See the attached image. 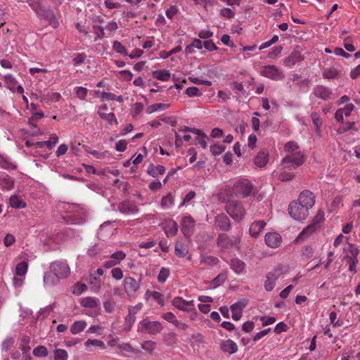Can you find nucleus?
<instances>
[{
    "instance_id": "1",
    "label": "nucleus",
    "mask_w": 360,
    "mask_h": 360,
    "mask_svg": "<svg viewBox=\"0 0 360 360\" xmlns=\"http://www.w3.org/2000/svg\"><path fill=\"white\" fill-rule=\"evenodd\" d=\"M225 210L234 221L238 222L243 220L245 215L244 207L237 200L229 201L225 206Z\"/></svg>"
},
{
    "instance_id": "2",
    "label": "nucleus",
    "mask_w": 360,
    "mask_h": 360,
    "mask_svg": "<svg viewBox=\"0 0 360 360\" xmlns=\"http://www.w3.org/2000/svg\"><path fill=\"white\" fill-rule=\"evenodd\" d=\"M305 160L306 158L304 154L297 151L285 155L281 161V165L284 168L292 169L302 165Z\"/></svg>"
},
{
    "instance_id": "3",
    "label": "nucleus",
    "mask_w": 360,
    "mask_h": 360,
    "mask_svg": "<svg viewBox=\"0 0 360 360\" xmlns=\"http://www.w3.org/2000/svg\"><path fill=\"white\" fill-rule=\"evenodd\" d=\"M309 210L298 200L291 202L288 208L289 214L297 221L305 219L309 214Z\"/></svg>"
},
{
    "instance_id": "4",
    "label": "nucleus",
    "mask_w": 360,
    "mask_h": 360,
    "mask_svg": "<svg viewBox=\"0 0 360 360\" xmlns=\"http://www.w3.org/2000/svg\"><path fill=\"white\" fill-rule=\"evenodd\" d=\"M216 242L218 248L224 250H229L233 247L238 248L240 238L239 236H229L226 233H221L217 236Z\"/></svg>"
},
{
    "instance_id": "5",
    "label": "nucleus",
    "mask_w": 360,
    "mask_h": 360,
    "mask_svg": "<svg viewBox=\"0 0 360 360\" xmlns=\"http://www.w3.org/2000/svg\"><path fill=\"white\" fill-rule=\"evenodd\" d=\"M236 195L239 198H246L252 191L253 186L248 179L237 181L233 187Z\"/></svg>"
},
{
    "instance_id": "6",
    "label": "nucleus",
    "mask_w": 360,
    "mask_h": 360,
    "mask_svg": "<svg viewBox=\"0 0 360 360\" xmlns=\"http://www.w3.org/2000/svg\"><path fill=\"white\" fill-rule=\"evenodd\" d=\"M50 271L59 279L67 278L70 273L68 264L60 261L52 262L50 265Z\"/></svg>"
},
{
    "instance_id": "7",
    "label": "nucleus",
    "mask_w": 360,
    "mask_h": 360,
    "mask_svg": "<svg viewBox=\"0 0 360 360\" xmlns=\"http://www.w3.org/2000/svg\"><path fill=\"white\" fill-rule=\"evenodd\" d=\"M32 8L39 16L44 18L53 27H56L58 26V22L51 10L46 9L41 6L40 4H38L37 6H34Z\"/></svg>"
},
{
    "instance_id": "8",
    "label": "nucleus",
    "mask_w": 360,
    "mask_h": 360,
    "mask_svg": "<svg viewBox=\"0 0 360 360\" xmlns=\"http://www.w3.org/2000/svg\"><path fill=\"white\" fill-rule=\"evenodd\" d=\"M141 281V278L136 281L132 277H125L123 282L124 290L129 297L135 295L136 292L140 288Z\"/></svg>"
},
{
    "instance_id": "9",
    "label": "nucleus",
    "mask_w": 360,
    "mask_h": 360,
    "mask_svg": "<svg viewBox=\"0 0 360 360\" xmlns=\"http://www.w3.org/2000/svg\"><path fill=\"white\" fill-rule=\"evenodd\" d=\"M262 76L269 78L273 80L282 79L284 77L282 72L272 65H265L261 72Z\"/></svg>"
},
{
    "instance_id": "10",
    "label": "nucleus",
    "mask_w": 360,
    "mask_h": 360,
    "mask_svg": "<svg viewBox=\"0 0 360 360\" xmlns=\"http://www.w3.org/2000/svg\"><path fill=\"white\" fill-rule=\"evenodd\" d=\"M214 226L217 229L222 231H229L231 229V221L224 213L219 214L215 217Z\"/></svg>"
},
{
    "instance_id": "11",
    "label": "nucleus",
    "mask_w": 360,
    "mask_h": 360,
    "mask_svg": "<svg viewBox=\"0 0 360 360\" xmlns=\"http://www.w3.org/2000/svg\"><path fill=\"white\" fill-rule=\"evenodd\" d=\"M139 328L146 329L150 335H156L162 330V324L159 321H141ZM140 330V328H139Z\"/></svg>"
},
{
    "instance_id": "12",
    "label": "nucleus",
    "mask_w": 360,
    "mask_h": 360,
    "mask_svg": "<svg viewBox=\"0 0 360 360\" xmlns=\"http://www.w3.org/2000/svg\"><path fill=\"white\" fill-rule=\"evenodd\" d=\"M118 210L124 214L137 213L139 210L138 206L133 201L124 200L118 204Z\"/></svg>"
},
{
    "instance_id": "13",
    "label": "nucleus",
    "mask_w": 360,
    "mask_h": 360,
    "mask_svg": "<svg viewBox=\"0 0 360 360\" xmlns=\"http://www.w3.org/2000/svg\"><path fill=\"white\" fill-rule=\"evenodd\" d=\"M297 200L306 207L311 209L315 204V195L311 191L304 190L300 194Z\"/></svg>"
},
{
    "instance_id": "14",
    "label": "nucleus",
    "mask_w": 360,
    "mask_h": 360,
    "mask_svg": "<svg viewBox=\"0 0 360 360\" xmlns=\"http://www.w3.org/2000/svg\"><path fill=\"white\" fill-rule=\"evenodd\" d=\"M264 240L268 247L276 248L281 245L282 238L280 234L276 232H270L266 234Z\"/></svg>"
},
{
    "instance_id": "15",
    "label": "nucleus",
    "mask_w": 360,
    "mask_h": 360,
    "mask_svg": "<svg viewBox=\"0 0 360 360\" xmlns=\"http://www.w3.org/2000/svg\"><path fill=\"white\" fill-rule=\"evenodd\" d=\"M195 221L191 216H185L181 221V231L184 236L189 237L193 233Z\"/></svg>"
},
{
    "instance_id": "16",
    "label": "nucleus",
    "mask_w": 360,
    "mask_h": 360,
    "mask_svg": "<svg viewBox=\"0 0 360 360\" xmlns=\"http://www.w3.org/2000/svg\"><path fill=\"white\" fill-rule=\"evenodd\" d=\"M247 303L245 301H240L233 304L230 309L232 311V319L234 321H238L242 316L243 309L245 307Z\"/></svg>"
},
{
    "instance_id": "17",
    "label": "nucleus",
    "mask_w": 360,
    "mask_h": 360,
    "mask_svg": "<svg viewBox=\"0 0 360 360\" xmlns=\"http://www.w3.org/2000/svg\"><path fill=\"white\" fill-rule=\"evenodd\" d=\"M172 304L175 307H176L177 309H179L180 310H182L184 311H191L192 309H188L186 307H187V306L193 307L194 301L193 300L186 301L181 297H176L172 300Z\"/></svg>"
},
{
    "instance_id": "18",
    "label": "nucleus",
    "mask_w": 360,
    "mask_h": 360,
    "mask_svg": "<svg viewBox=\"0 0 360 360\" xmlns=\"http://www.w3.org/2000/svg\"><path fill=\"white\" fill-rule=\"evenodd\" d=\"M220 349L224 353L233 354L238 351V345L232 340H223L220 344Z\"/></svg>"
},
{
    "instance_id": "19",
    "label": "nucleus",
    "mask_w": 360,
    "mask_h": 360,
    "mask_svg": "<svg viewBox=\"0 0 360 360\" xmlns=\"http://www.w3.org/2000/svg\"><path fill=\"white\" fill-rule=\"evenodd\" d=\"M266 224L264 220L255 221L252 222L249 229V233L251 236L253 238L258 237Z\"/></svg>"
},
{
    "instance_id": "20",
    "label": "nucleus",
    "mask_w": 360,
    "mask_h": 360,
    "mask_svg": "<svg viewBox=\"0 0 360 360\" xmlns=\"http://www.w3.org/2000/svg\"><path fill=\"white\" fill-rule=\"evenodd\" d=\"M314 94L321 99L328 100L330 98L331 91L329 88L323 85H317L314 87Z\"/></svg>"
},
{
    "instance_id": "21",
    "label": "nucleus",
    "mask_w": 360,
    "mask_h": 360,
    "mask_svg": "<svg viewBox=\"0 0 360 360\" xmlns=\"http://www.w3.org/2000/svg\"><path fill=\"white\" fill-rule=\"evenodd\" d=\"M108 110L107 105H103L99 107L98 113L100 116V117L103 120H105L108 121L109 123L112 124V122H115V124H117V120L116 119V117L113 112H105V110Z\"/></svg>"
},
{
    "instance_id": "22",
    "label": "nucleus",
    "mask_w": 360,
    "mask_h": 360,
    "mask_svg": "<svg viewBox=\"0 0 360 360\" xmlns=\"http://www.w3.org/2000/svg\"><path fill=\"white\" fill-rule=\"evenodd\" d=\"M304 60V57L298 50H294L290 55L285 58V64L286 66H292L298 62Z\"/></svg>"
},
{
    "instance_id": "23",
    "label": "nucleus",
    "mask_w": 360,
    "mask_h": 360,
    "mask_svg": "<svg viewBox=\"0 0 360 360\" xmlns=\"http://www.w3.org/2000/svg\"><path fill=\"white\" fill-rule=\"evenodd\" d=\"M230 268L237 274L243 273L245 269V263L238 258H233L230 260Z\"/></svg>"
},
{
    "instance_id": "24",
    "label": "nucleus",
    "mask_w": 360,
    "mask_h": 360,
    "mask_svg": "<svg viewBox=\"0 0 360 360\" xmlns=\"http://www.w3.org/2000/svg\"><path fill=\"white\" fill-rule=\"evenodd\" d=\"M269 160V153L262 150L258 153L257 155L254 158L255 164L260 167H264Z\"/></svg>"
},
{
    "instance_id": "25",
    "label": "nucleus",
    "mask_w": 360,
    "mask_h": 360,
    "mask_svg": "<svg viewBox=\"0 0 360 360\" xmlns=\"http://www.w3.org/2000/svg\"><path fill=\"white\" fill-rule=\"evenodd\" d=\"M137 313V310H136V307H129V314L125 318V324H126V330H130L132 325L135 322L136 320V314Z\"/></svg>"
},
{
    "instance_id": "26",
    "label": "nucleus",
    "mask_w": 360,
    "mask_h": 360,
    "mask_svg": "<svg viewBox=\"0 0 360 360\" xmlns=\"http://www.w3.org/2000/svg\"><path fill=\"white\" fill-rule=\"evenodd\" d=\"M165 171V167L160 165H154L153 164H150L147 172L148 174L153 177H157L158 175H162L164 174Z\"/></svg>"
},
{
    "instance_id": "27",
    "label": "nucleus",
    "mask_w": 360,
    "mask_h": 360,
    "mask_svg": "<svg viewBox=\"0 0 360 360\" xmlns=\"http://www.w3.org/2000/svg\"><path fill=\"white\" fill-rule=\"evenodd\" d=\"M80 303L82 307L91 309L96 308L100 305L99 300L92 297H87L82 299Z\"/></svg>"
},
{
    "instance_id": "28",
    "label": "nucleus",
    "mask_w": 360,
    "mask_h": 360,
    "mask_svg": "<svg viewBox=\"0 0 360 360\" xmlns=\"http://www.w3.org/2000/svg\"><path fill=\"white\" fill-rule=\"evenodd\" d=\"M283 274V265L279 264L276 265L272 271L267 274V278L276 281V280Z\"/></svg>"
},
{
    "instance_id": "29",
    "label": "nucleus",
    "mask_w": 360,
    "mask_h": 360,
    "mask_svg": "<svg viewBox=\"0 0 360 360\" xmlns=\"http://www.w3.org/2000/svg\"><path fill=\"white\" fill-rule=\"evenodd\" d=\"M345 251H348L350 255L345 256L344 259H357L359 254V248L353 243H347V248L344 249Z\"/></svg>"
},
{
    "instance_id": "30",
    "label": "nucleus",
    "mask_w": 360,
    "mask_h": 360,
    "mask_svg": "<svg viewBox=\"0 0 360 360\" xmlns=\"http://www.w3.org/2000/svg\"><path fill=\"white\" fill-rule=\"evenodd\" d=\"M86 326V323L84 321H77L73 323L70 327V332L73 335H76L83 331Z\"/></svg>"
},
{
    "instance_id": "31",
    "label": "nucleus",
    "mask_w": 360,
    "mask_h": 360,
    "mask_svg": "<svg viewBox=\"0 0 360 360\" xmlns=\"http://www.w3.org/2000/svg\"><path fill=\"white\" fill-rule=\"evenodd\" d=\"M9 203L11 207L15 209H21L26 207V203L15 195L10 197Z\"/></svg>"
},
{
    "instance_id": "32",
    "label": "nucleus",
    "mask_w": 360,
    "mask_h": 360,
    "mask_svg": "<svg viewBox=\"0 0 360 360\" xmlns=\"http://www.w3.org/2000/svg\"><path fill=\"white\" fill-rule=\"evenodd\" d=\"M311 117L313 122L314 125L315 126V131L318 136H321V130L320 128L322 125V119L320 115L317 112H312L311 114Z\"/></svg>"
},
{
    "instance_id": "33",
    "label": "nucleus",
    "mask_w": 360,
    "mask_h": 360,
    "mask_svg": "<svg viewBox=\"0 0 360 360\" xmlns=\"http://www.w3.org/2000/svg\"><path fill=\"white\" fill-rule=\"evenodd\" d=\"M153 77L157 79L166 82L169 79L170 73L167 70H155L153 72Z\"/></svg>"
},
{
    "instance_id": "34",
    "label": "nucleus",
    "mask_w": 360,
    "mask_h": 360,
    "mask_svg": "<svg viewBox=\"0 0 360 360\" xmlns=\"http://www.w3.org/2000/svg\"><path fill=\"white\" fill-rule=\"evenodd\" d=\"M174 250L175 255L179 257H184L188 252L186 245L180 241H176Z\"/></svg>"
},
{
    "instance_id": "35",
    "label": "nucleus",
    "mask_w": 360,
    "mask_h": 360,
    "mask_svg": "<svg viewBox=\"0 0 360 360\" xmlns=\"http://www.w3.org/2000/svg\"><path fill=\"white\" fill-rule=\"evenodd\" d=\"M227 278V276L226 274H219L217 276H216L214 279L210 281L211 287L210 288L214 289L217 287L222 285Z\"/></svg>"
},
{
    "instance_id": "36",
    "label": "nucleus",
    "mask_w": 360,
    "mask_h": 360,
    "mask_svg": "<svg viewBox=\"0 0 360 360\" xmlns=\"http://www.w3.org/2000/svg\"><path fill=\"white\" fill-rule=\"evenodd\" d=\"M317 227H316L314 224H310L307 227H305L302 232L299 234V239H304L308 238L311 234L316 231Z\"/></svg>"
},
{
    "instance_id": "37",
    "label": "nucleus",
    "mask_w": 360,
    "mask_h": 360,
    "mask_svg": "<svg viewBox=\"0 0 360 360\" xmlns=\"http://www.w3.org/2000/svg\"><path fill=\"white\" fill-rule=\"evenodd\" d=\"M169 104L158 103L150 105L146 110L148 114H151L158 110H163L169 108Z\"/></svg>"
},
{
    "instance_id": "38",
    "label": "nucleus",
    "mask_w": 360,
    "mask_h": 360,
    "mask_svg": "<svg viewBox=\"0 0 360 360\" xmlns=\"http://www.w3.org/2000/svg\"><path fill=\"white\" fill-rule=\"evenodd\" d=\"M59 278L51 271L44 274V281L46 285H56L59 282Z\"/></svg>"
},
{
    "instance_id": "39",
    "label": "nucleus",
    "mask_w": 360,
    "mask_h": 360,
    "mask_svg": "<svg viewBox=\"0 0 360 360\" xmlns=\"http://www.w3.org/2000/svg\"><path fill=\"white\" fill-rule=\"evenodd\" d=\"M178 232V225L173 221L168 224L165 229V234L167 237H172L175 236Z\"/></svg>"
},
{
    "instance_id": "40",
    "label": "nucleus",
    "mask_w": 360,
    "mask_h": 360,
    "mask_svg": "<svg viewBox=\"0 0 360 360\" xmlns=\"http://www.w3.org/2000/svg\"><path fill=\"white\" fill-rule=\"evenodd\" d=\"M33 355L37 357H45L49 354L47 348L45 346H37L33 349Z\"/></svg>"
},
{
    "instance_id": "41",
    "label": "nucleus",
    "mask_w": 360,
    "mask_h": 360,
    "mask_svg": "<svg viewBox=\"0 0 360 360\" xmlns=\"http://www.w3.org/2000/svg\"><path fill=\"white\" fill-rule=\"evenodd\" d=\"M169 269L165 267H162L158 276V282L160 283H164L167 279V278L169 276Z\"/></svg>"
},
{
    "instance_id": "42",
    "label": "nucleus",
    "mask_w": 360,
    "mask_h": 360,
    "mask_svg": "<svg viewBox=\"0 0 360 360\" xmlns=\"http://www.w3.org/2000/svg\"><path fill=\"white\" fill-rule=\"evenodd\" d=\"M5 82L7 84V86L12 91L15 90V86L17 84V81L15 77H13L11 75H6L5 77Z\"/></svg>"
},
{
    "instance_id": "43",
    "label": "nucleus",
    "mask_w": 360,
    "mask_h": 360,
    "mask_svg": "<svg viewBox=\"0 0 360 360\" xmlns=\"http://www.w3.org/2000/svg\"><path fill=\"white\" fill-rule=\"evenodd\" d=\"M27 270V264L25 262H22L18 264L15 266V274L19 276H24Z\"/></svg>"
},
{
    "instance_id": "44",
    "label": "nucleus",
    "mask_w": 360,
    "mask_h": 360,
    "mask_svg": "<svg viewBox=\"0 0 360 360\" xmlns=\"http://www.w3.org/2000/svg\"><path fill=\"white\" fill-rule=\"evenodd\" d=\"M68 354L65 349H57L54 351V360H68Z\"/></svg>"
},
{
    "instance_id": "45",
    "label": "nucleus",
    "mask_w": 360,
    "mask_h": 360,
    "mask_svg": "<svg viewBox=\"0 0 360 360\" xmlns=\"http://www.w3.org/2000/svg\"><path fill=\"white\" fill-rule=\"evenodd\" d=\"M174 204V197L171 193L164 196L161 200V205L163 207H169Z\"/></svg>"
},
{
    "instance_id": "46",
    "label": "nucleus",
    "mask_w": 360,
    "mask_h": 360,
    "mask_svg": "<svg viewBox=\"0 0 360 360\" xmlns=\"http://www.w3.org/2000/svg\"><path fill=\"white\" fill-rule=\"evenodd\" d=\"M338 71L335 68H330L329 69H326L323 72V77L325 79H334L338 75Z\"/></svg>"
},
{
    "instance_id": "47",
    "label": "nucleus",
    "mask_w": 360,
    "mask_h": 360,
    "mask_svg": "<svg viewBox=\"0 0 360 360\" xmlns=\"http://www.w3.org/2000/svg\"><path fill=\"white\" fill-rule=\"evenodd\" d=\"M112 49L118 53H120L123 56H127L126 48L118 41H115L113 42Z\"/></svg>"
},
{
    "instance_id": "48",
    "label": "nucleus",
    "mask_w": 360,
    "mask_h": 360,
    "mask_svg": "<svg viewBox=\"0 0 360 360\" xmlns=\"http://www.w3.org/2000/svg\"><path fill=\"white\" fill-rule=\"evenodd\" d=\"M84 345L86 348L89 347L91 345L96 346V347H101L102 349L105 348V345L103 341L99 340H96V339L95 340L88 339L85 342Z\"/></svg>"
},
{
    "instance_id": "49",
    "label": "nucleus",
    "mask_w": 360,
    "mask_h": 360,
    "mask_svg": "<svg viewBox=\"0 0 360 360\" xmlns=\"http://www.w3.org/2000/svg\"><path fill=\"white\" fill-rule=\"evenodd\" d=\"M299 146L295 141H288L285 143L284 146V150L285 152L290 153L297 152L296 150L298 149Z\"/></svg>"
},
{
    "instance_id": "50",
    "label": "nucleus",
    "mask_w": 360,
    "mask_h": 360,
    "mask_svg": "<svg viewBox=\"0 0 360 360\" xmlns=\"http://www.w3.org/2000/svg\"><path fill=\"white\" fill-rule=\"evenodd\" d=\"M101 252L102 248L98 244H96L88 250L87 254L93 257L100 255Z\"/></svg>"
},
{
    "instance_id": "51",
    "label": "nucleus",
    "mask_w": 360,
    "mask_h": 360,
    "mask_svg": "<svg viewBox=\"0 0 360 360\" xmlns=\"http://www.w3.org/2000/svg\"><path fill=\"white\" fill-rule=\"evenodd\" d=\"M87 288V286L84 283H77L73 286L72 289V293L75 295H81L84 290H86Z\"/></svg>"
},
{
    "instance_id": "52",
    "label": "nucleus",
    "mask_w": 360,
    "mask_h": 360,
    "mask_svg": "<svg viewBox=\"0 0 360 360\" xmlns=\"http://www.w3.org/2000/svg\"><path fill=\"white\" fill-rule=\"evenodd\" d=\"M324 219V212L322 210H319L316 216L313 218L311 224H314L316 227L323 221Z\"/></svg>"
},
{
    "instance_id": "53",
    "label": "nucleus",
    "mask_w": 360,
    "mask_h": 360,
    "mask_svg": "<svg viewBox=\"0 0 360 360\" xmlns=\"http://www.w3.org/2000/svg\"><path fill=\"white\" fill-rule=\"evenodd\" d=\"M0 167L4 169H14L15 167L4 156L0 155Z\"/></svg>"
},
{
    "instance_id": "54",
    "label": "nucleus",
    "mask_w": 360,
    "mask_h": 360,
    "mask_svg": "<svg viewBox=\"0 0 360 360\" xmlns=\"http://www.w3.org/2000/svg\"><path fill=\"white\" fill-rule=\"evenodd\" d=\"M125 257V253L122 250H119L112 254L110 258L112 259L117 264L120 261L123 260Z\"/></svg>"
},
{
    "instance_id": "55",
    "label": "nucleus",
    "mask_w": 360,
    "mask_h": 360,
    "mask_svg": "<svg viewBox=\"0 0 360 360\" xmlns=\"http://www.w3.org/2000/svg\"><path fill=\"white\" fill-rule=\"evenodd\" d=\"M88 93L86 88L83 86H77L75 88V94L77 96L81 99L84 100Z\"/></svg>"
},
{
    "instance_id": "56",
    "label": "nucleus",
    "mask_w": 360,
    "mask_h": 360,
    "mask_svg": "<svg viewBox=\"0 0 360 360\" xmlns=\"http://www.w3.org/2000/svg\"><path fill=\"white\" fill-rule=\"evenodd\" d=\"M226 148L223 145L215 144L210 146V151L212 155H218L222 153L225 150Z\"/></svg>"
},
{
    "instance_id": "57",
    "label": "nucleus",
    "mask_w": 360,
    "mask_h": 360,
    "mask_svg": "<svg viewBox=\"0 0 360 360\" xmlns=\"http://www.w3.org/2000/svg\"><path fill=\"white\" fill-rule=\"evenodd\" d=\"M13 338H7L1 344V349L6 352L8 351L14 345Z\"/></svg>"
},
{
    "instance_id": "58",
    "label": "nucleus",
    "mask_w": 360,
    "mask_h": 360,
    "mask_svg": "<svg viewBox=\"0 0 360 360\" xmlns=\"http://www.w3.org/2000/svg\"><path fill=\"white\" fill-rule=\"evenodd\" d=\"M202 262L205 264L214 266L219 262V259L213 256H203Z\"/></svg>"
},
{
    "instance_id": "59",
    "label": "nucleus",
    "mask_w": 360,
    "mask_h": 360,
    "mask_svg": "<svg viewBox=\"0 0 360 360\" xmlns=\"http://www.w3.org/2000/svg\"><path fill=\"white\" fill-rule=\"evenodd\" d=\"M220 15L229 19H231L235 17V13L229 8H221L220 10Z\"/></svg>"
},
{
    "instance_id": "60",
    "label": "nucleus",
    "mask_w": 360,
    "mask_h": 360,
    "mask_svg": "<svg viewBox=\"0 0 360 360\" xmlns=\"http://www.w3.org/2000/svg\"><path fill=\"white\" fill-rule=\"evenodd\" d=\"M58 141V138L56 134L52 135L48 141H45V146L49 149H52Z\"/></svg>"
},
{
    "instance_id": "61",
    "label": "nucleus",
    "mask_w": 360,
    "mask_h": 360,
    "mask_svg": "<svg viewBox=\"0 0 360 360\" xmlns=\"http://www.w3.org/2000/svg\"><path fill=\"white\" fill-rule=\"evenodd\" d=\"M155 346L156 344L155 342L147 340L142 344L141 348L146 351L151 352L155 349Z\"/></svg>"
},
{
    "instance_id": "62",
    "label": "nucleus",
    "mask_w": 360,
    "mask_h": 360,
    "mask_svg": "<svg viewBox=\"0 0 360 360\" xmlns=\"http://www.w3.org/2000/svg\"><path fill=\"white\" fill-rule=\"evenodd\" d=\"M186 94L190 97L201 95L199 89L195 86H191L187 88L186 90Z\"/></svg>"
},
{
    "instance_id": "63",
    "label": "nucleus",
    "mask_w": 360,
    "mask_h": 360,
    "mask_svg": "<svg viewBox=\"0 0 360 360\" xmlns=\"http://www.w3.org/2000/svg\"><path fill=\"white\" fill-rule=\"evenodd\" d=\"M293 178H294V174L292 173L285 172V171L281 172L278 176V179L281 181H290V180H292Z\"/></svg>"
},
{
    "instance_id": "64",
    "label": "nucleus",
    "mask_w": 360,
    "mask_h": 360,
    "mask_svg": "<svg viewBox=\"0 0 360 360\" xmlns=\"http://www.w3.org/2000/svg\"><path fill=\"white\" fill-rule=\"evenodd\" d=\"M86 58V55L85 53H77L75 55V57L73 58V62L76 65H79V64L83 63Z\"/></svg>"
}]
</instances>
